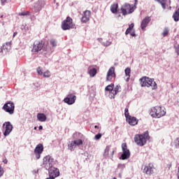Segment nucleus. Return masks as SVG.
I'll use <instances>...</instances> for the list:
<instances>
[{"label":"nucleus","instance_id":"16","mask_svg":"<svg viewBox=\"0 0 179 179\" xmlns=\"http://www.w3.org/2000/svg\"><path fill=\"white\" fill-rule=\"evenodd\" d=\"M143 173L148 176H152V174L155 173V166H153V164H149L145 166L143 169Z\"/></svg>","mask_w":179,"mask_h":179},{"label":"nucleus","instance_id":"13","mask_svg":"<svg viewBox=\"0 0 179 179\" xmlns=\"http://www.w3.org/2000/svg\"><path fill=\"white\" fill-rule=\"evenodd\" d=\"M45 0H38L34 4V13H38L45 6Z\"/></svg>","mask_w":179,"mask_h":179},{"label":"nucleus","instance_id":"46","mask_svg":"<svg viewBox=\"0 0 179 179\" xmlns=\"http://www.w3.org/2000/svg\"><path fill=\"white\" fill-rule=\"evenodd\" d=\"M130 36H131V37H135L136 36L135 34V31L131 32V31H130Z\"/></svg>","mask_w":179,"mask_h":179},{"label":"nucleus","instance_id":"48","mask_svg":"<svg viewBox=\"0 0 179 179\" xmlns=\"http://www.w3.org/2000/svg\"><path fill=\"white\" fill-rule=\"evenodd\" d=\"M1 52V54H5L4 51H3V48H0V53Z\"/></svg>","mask_w":179,"mask_h":179},{"label":"nucleus","instance_id":"19","mask_svg":"<svg viewBox=\"0 0 179 179\" xmlns=\"http://www.w3.org/2000/svg\"><path fill=\"white\" fill-rule=\"evenodd\" d=\"M121 92V85H117L115 87L110 94H109V99H115V95L118 94Z\"/></svg>","mask_w":179,"mask_h":179},{"label":"nucleus","instance_id":"17","mask_svg":"<svg viewBox=\"0 0 179 179\" xmlns=\"http://www.w3.org/2000/svg\"><path fill=\"white\" fill-rule=\"evenodd\" d=\"M113 78H115V69L114 67H110L107 73L106 80L108 82H111Z\"/></svg>","mask_w":179,"mask_h":179},{"label":"nucleus","instance_id":"49","mask_svg":"<svg viewBox=\"0 0 179 179\" xmlns=\"http://www.w3.org/2000/svg\"><path fill=\"white\" fill-rule=\"evenodd\" d=\"M98 41H99V43H101V44H103V42H102L103 41V38H98Z\"/></svg>","mask_w":179,"mask_h":179},{"label":"nucleus","instance_id":"42","mask_svg":"<svg viewBox=\"0 0 179 179\" xmlns=\"http://www.w3.org/2000/svg\"><path fill=\"white\" fill-rule=\"evenodd\" d=\"M100 138H101V134H98L95 135L94 138H95L96 141H99V139H100Z\"/></svg>","mask_w":179,"mask_h":179},{"label":"nucleus","instance_id":"47","mask_svg":"<svg viewBox=\"0 0 179 179\" xmlns=\"http://www.w3.org/2000/svg\"><path fill=\"white\" fill-rule=\"evenodd\" d=\"M31 20H36V15H31Z\"/></svg>","mask_w":179,"mask_h":179},{"label":"nucleus","instance_id":"22","mask_svg":"<svg viewBox=\"0 0 179 179\" xmlns=\"http://www.w3.org/2000/svg\"><path fill=\"white\" fill-rule=\"evenodd\" d=\"M162 5L163 9H166V6L171 5V0H155Z\"/></svg>","mask_w":179,"mask_h":179},{"label":"nucleus","instance_id":"51","mask_svg":"<svg viewBox=\"0 0 179 179\" xmlns=\"http://www.w3.org/2000/svg\"><path fill=\"white\" fill-rule=\"evenodd\" d=\"M167 167H168V169H171V164H169L167 165Z\"/></svg>","mask_w":179,"mask_h":179},{"label":"nucleus","instance_id":"6","mask_svg":"<svg viewBox=\"0 0 179 179\" xmlns=\"http://www.w3.org/2000/svg\"><path fill=\"white\" fill-rule=\"evenodd\" d=\"M54 164H55V160L52 157L47 155L43 158V167L45 169V170L52 168Z\"/></svg>","mask_w":179,"mask_h":179},{"label":"nucleus","instance_id":"11","mask_svg":"<svg viewBox=\"0 0 179 179\" xmlns=\"http://www.w3.org/2000/svg\"><path fill=\"white\" fill-rule=\"evenodd\" d=\"M3 128L4 129V131L3 133V135L4 136H9L10 132L13 131V125H12V123H10V122H4L3 124Z\"/></svg>","mask_w":179,"mask_h":179},{"label":"nucleus","instance_id":"20","mask_svg":"<svg viewBox=\"0 0 179 179\" xmlns=\"http://www.w3.org/2000/svg\"><path fill=\"white\" fill-rule=\"evenodd\" d=\"M150 20H152V19L149 16H147L143 19L141 23V30H145V29L148 27V25L149 23H150Z\"/></svg>","mask_w":179,"mask_h":179},{"label":"nucleus","instance_id":"26","mask_svg":"<svg viewBox=\"0 0 179 179\" xmlns=\"http://www.w3.org/2000/svg\"><path fill=\"white\" fill-rule=\"evenodd\" d=\"M118 10V3H113L110 6V11L112 13H117Z\"/></svg>","mask_w":179,"mask_h":179},{"label":"nucleus","instance_id":"32","mask_svg":"<svg viewBox=\"0 0 179 179\" xmlns=\"http://www.w3.org/2000/svg\"><path fill=\"white\" fill-rule=\"evenodd\" d=\"M43 78H48L51 76V72L47 70L46 71L43 72Z\"/></svg>","mask_w":179,"mask_h":179},{"label":"nucleus","instance_id":"55","mask_svg":"<svg viewBox=\"0 0 179 179\" xmlns=\"http://www.w3.org/2000/svg\"><path fill=\"white\" fill-rule=\"evenodd\" d=\"M3 164H8V161H7V160L3 161Z\"/></svg>","mask_w":179,"mask_h":179},{"label":"nucleus","instance_id":"50","mask_svg":"<svg viewBox=\"0 0 179 179\" xmlns=\"http://www.w3.org/2000/svg\"><path fill=\"white\" fill-rule=\"evenodd\" d=\"M17 35V32H14L13 33V37H15V36H16Z\"/></svg>","mask_w":179,"mask_h":179},{"label":"nucleus","instance_id":"39","mask_svg":"<svg viewBox=\"0 0 179 179\" xmlns=\"http://www.w3.org/2000/svg\"><path fill=\"white\" fill-rule=\"evenodd\" d=\"M167 34H169V28L166 27L164 28V31L162 32V36H164V37H166Z\"/></svg>","mask_w":179,"mask_h":179},{"label":"nucleus","instance_id":"2","mask_svg":"<svg viewBox=\"0 0 179 179\" xmlns=\"http://www.w3.org/2000/svg\"><path fill=\"white\" fill-rule=\"evenodd\" d=\"M140 82L142 87H152V90H156V89H157V84L153 78L143 77L142 78H140Z\"/></svg>","mask_w":179,"mask_h":179},{"label":"nucleus","instance_id":"35","mask_svg":"<svg viewBox=\"0 0 179 179\" xmlns=\"http://www.w3.org/2000/svg\"><path fill=\"white\" fill-rule=\"evenodd\" d=\"M173 145L176 149H179V138L174 140Z\"/></svg>","mask_w":179,"mask_h":179},{"label":"nucleus","instance_id":"29","mask_svg":"<svg viewBox=\"0 0 179 179\" xmlns=\"http://www.w3.org/2000/svg\"><path fill=\"white\" fill-rule=\"evenodd\" d=\"M173 18L175 22H178L179 20V7L177 10L173 13Z\"/></svg>","mask_w":179,"mask_h":179},{"label":"nucleus","instance_id":"56","mask_svg":"<svg viewBox=\"0 0 179 179\" xmlns=\"http://www.w3.org/2000/svg\"><path fill=\"white\" fill-rule=\"evenodd\" d=\"M121 166H122V164H119V165H118V167H121Z\"/></svg>","mask_w":179,"mask_h":179},{"label":"nucleus","instance_id":"4","mask_svg":"<svg viewBox=\"0 0 179 179\" xmlns=\"http://www.w3.org/2000/svg\"><path fill=\"white\" fill-rule=\"evenodd\" d=\"M136 5H138V0H134V6H131V4L127 3L122 6L121 10L123 16L133 13L136 9Z\"/></svg>","mask_w":179,"mask_h":179},{"label":"nucleus","instance_id":"52","mask_svg":"<svg viewBox=\"0 0 179 179\" xmlns=\"http://www.w3.org/2000/svg\"><path fill=\"white\" fill-rule=\"evenodd\" d=\"M94 128H95V129H99V126L95 125V126H94Z\"/></svg>","mask_w":179,"mask_h":179},{"label":"nucleus","instance_id":"58","mask_svg":"<svg viewBox=\"0 0 179 179\" xmlns=\"http://www.w3.org/2000/svg\"><path fill=\"white\" fill-rule=\"evenodd\" d=\"M34 129H37V127H34Z\"/></svg>","mask_w":179,"mask_h":179},{"label":"nucleus","instance_id":"34","mask_svg":"<svg viewBox=\"0 0 179 179\" xmlns=\"http://www.w3.org/2000/svg\"><path fill=\"white\" fill-rule=\"evenodd\" d=\"M30 15V11H23L22 13H19V16H29Z\"/></svg>","mask_w":179,"mask_h":179},{"label":"nucleus","instance_id":"44","mask_svg":"<svg viewBox=\"0 0 179 179\" xmlns=\"http://www.w3.org/2000/svg\"><path fill=\"white\" fill-rule=\"evenodd\" d=\"M8 1H9V0H1V5H5V3H6V2H8Z\"/></svg>","mask_w":179,"mask_h":179},{"label":"nucleus","instance_id":"3","mask_svg":"<svg viewBox=\"0 0 179 179\" xmlns=\"http://www.w3.org/2000/svg\"><path fill=\"white\" fill-rule=\"evenodd\" d=\"M150 115H151L152 118H162V117L166 115V110L164 108H162V106L152 107L150 109Z\"/></svg>","mask_w":179,"mask_h":179},{"label":"nucleus","instance_id":"54","mask_svg":"<svg viewBox=\"0 0 179 179\" xmlns=\"http://www.w3.org/2000/svg\"><path fill=\"white\" fill-rule=\"evenodd\" d=\"M126 82H129V76L127 78Z\"/></svg>","mask_w":179,"mask_h":179},{"label":"nucleus","instance_id":"53","mask_svg":"<svg viewBox=\"0 0 179 179\" xmlns=\"http://www.w3.org/2000/svg\"><path fill=\"white\" fill-rule=\"evenodd\" d=\"M38 129H39V130L43 129V126H39V127H38Z\"/></svg>","mask_w":179,"mask_h":179},{"label":"nucleus","instance_id":"31","mask_svg":"<svg viewBox=\"0 0 179 179\" xmlns=\"http://www.w3.org/2000/svg\"><path fill=\"white\" fill-rule=\"evenodd\" d=\"M3 50L4 51V54H6L7 52H9L10 51L11 46H6L5 45H2Z\"/></svg>","mask_w":179,"mask_h":179},{"label":"nucleus","instance_id":"40","mask_svg":"<svg viewBox=\"0 0 179 179\" xmlns=\"http://www.w3.org/2000/svg\"><path fill=\"white\" fill-rule=\"evenodd\" d=\"M124 116L126 117V118H128L129 115V113L128 112V108H126L124 109Z\"/></svg>","mask_w":179,"mask_h":179},{"label":"nucleus","instance_id":"41","mask_svg":"<svg viewBox=\"0 0 179 179\" xmlns=\"http://www.w3.org/2000/svg\"><path fill=\"white\" fill-rule=\"evenodd\" d=\"M4 173H5V171L3 170V168L1 166H0V177H2Z\"/></svg>","mask_w":179,"mask_h":179},{"label":"nucleus","instance_id":"37","mask_svg":"<svg viewBox=\"0 0 179 179\" xmlns=\"http://www.w3.org/2000/svg\"><path fill=\"white\" fill-rule=\"evenodd\" d=\"M50 45H52V47H56L57 46V40L51 39L50 41Z\"/></svg>","mask_w":179,"mask_h":179},{"label":"nucleus","instance_id":"5","mask_svg":"<svg viewBox=\"0 0 179 179\" xmlns=\"http://www.w3.org/2000/svg\"><path fill=\"white\" fill-rule=\"evenodd\" d=\"M76 93L75 92H69L66 96L63 99L64 103L68 104V106H72L75 104L76 101Z\"/></svg>","mask_w":179,"mask_h":179},{"label":"nucleus","instance_id":"12","mask_svg":"<svg viewBox=\"0 0 179 179\" xmlns=\"http://www.w3.org/2000/svg\"><path fill=\"white\" fill-rule=\"evenodd\" d=\"M43 48H44V43H43V41H35L33 44L31 52H40Z\"/></svg>","mask_w":179,"mask_h":179},{"label":"nucleus","instance_id":"33","mask_svg":"<svg viewBox=\"0 0 179 179\" xmlns=\"http://www.w3.org/2000/svg\"><path fill=\"white\" fill-rule=\"evenodd\" d=\"M124 73L126 76H129V78H131V69L129 67L125 69Z\"/></svg>","mask_w":179,"mask_h":179},{"label":"nucleus","instance_id":"45","mask_svg":"<svg viewBox=\"0 0 179 179\" xmlns=\"http://www.w3.org/2000/svg\"><path fill=\"white\" fill-rule=\"evenodd\" d=\"M4 45H6V47H10V45H12V43L11 42H7Z\"/></svg>","mask_w":179,"mask_h":179},{"label":"nucleus","instance_id":"27","mask_svg":"<svg viewBox=\"0 0 179 179\" xmlns=\"http://www.w3.org/2000/svg\"><path fill=\"white\" fill-rule=\"evenodd\" d=\"M88 73L91 78H94V76H96V73H97V69L96 68L90 69Z\"/></svg>","mask_w":179,"mask_h":179},{"label":"nucleus","instance_id":"7","mask_svg":"<svg viewBox=\"0 0 179 179\" xmlns=\"http://www.w3.org/2000/svg\"><path fill=\"white\" fill-rule=\"evenodd\" d=\"M73 138L74 139L73 141H74L76 145L80 146L81 145H83V142H85L86 136L80 132H76L73 134Z\"/></svg>","mask_w":179,"mask_h":179},{"label":"nucleus","instance_id":"30","mask_svg":"<svg viewBox=\"0 0 179 179\" xmlns=\"http://www.w3.org/2000/svg\"><path fill=\"white\" fill-rule=\"evenodd\" d=\"M134 26L135 24L134 23H131V24L129 25V27L125 31L126 36H127V34H131V31H132V29H134Z\"/></svg>","mask_w":179,"mask_h":179},{"label":"nucleus","instance_id":"38","mask_svg":"<svg viewBox=\"0 0 179 179\" xmlns=\"http://www.w3.org/2000/svg\"><path fill=\"white\" fill-rule=\"evenodd\" d=\"M102 45L104 47H109V45H111V42L110 41H106V42L102 43Z\"/></svg>","mask_w":179,"mask_h":179},{"label":"nucleus","instance_id":"18","mask_svg":"<svg viewBox=\"0 0 179 179\" xmlns=\"http://www.w3.org/2000/svg\"><path fill=\"white\" fill-rule=\"evenodd\" d=\"M92 15V12L90 10H85L83 13V17H81L82 23H87L89 20H90V15Z\"/></svg>","mask_w":179,"mask_h":179},{"label":"nucleus","instance_id":"28","mask_svg":"<svg viewBox=\"0 0 179 179\" xmlns=\"http://www.w3.org/2000/svg\"><path fill=\"white\" fill-rule=\"evenodd\" d=\"M113 89H114V84L112 83L106 86L105 88V90L106 92H109V94H111V93H113Z\"/></svg>","mask_w":179,"mask_h":179},{"label":"nucleus","instance_id":"21","mask_svg":"<svg viewBox=\"0 0 179 179\" xmlns=\"http://www.w3.org/2000/svg\"><path fill=\"white\" fill-rule=\"evenodd\" d=\"M110 148H111V146L110 145L106 146L103 152V156L104 157H109V159H113V156H114L115 150H113L110 153Z\"/></svg>","mask_w":179,"mask_h":179},{"label":"nucleus","instance_id":"25","mask_svg":"<svg viewBox=\"0 0 179 179\" xmlns=\"http://www.w3.org/2000/svg\"><path fill=\"white\" fill-rule=\"evenodd\" d=\"M69 150H71V152H73L75 149H76V144L75 143V141L69 142L68 144Z\"/></svg>","mask_w":179,"mask_h":179},{"label":"nucleus","instance_id":"59","mask_svg":"<svg viewBox=\"0 0 179 179\" xmlns=\"http://www.w3.org/2000/svg\"><path fill=\"white\" fill-rule=\"evenodd\" d=\"M121 16V15H119L118 17Z\"/></svg>","mask_w":179,"mask_h":179},{"label":"nucleus","instance_id":"36","mask_svg":"<svg viewBox=\"0 0 179 179\" xmlns=\"http://www.w3.org/2000/svg\"><path fill=\"white\" fill-rule=\"evenodd\" d=\"M36 72L39 76H41L42 75H43V69L41 66L36 69Z\"/></svg>","mask_w":179,"mask_h":179},{"label":"nucleus","instance_id":"14","mask_svg":"<svg viewBox=\"0 0 179 179\" xmlns=\"http://www.w3.org/2000/svg\"><path fill=\"white\" fill-rule=\"evenodd\" d=\"M43 150H44V146L41 143L38 144L35 148L34 155L37 160H38V159L41 157V153H43Z\"/></svg>","mask_w":179,"mask_h":179},{"label":"nucleus","instance_id":"15","mask_svg":"<svg viewBox=\"0 0 179 179\" xmlns=\"http://www.w3.org/2000/svg\"><path fill=\"white\" fill-rule=\"evenodd\" d=\"M49 172V177L50 178H57V177H59V169L52 166L50 169H48Z\"/></svg>","mask_w":179,"mask_h":179},{"label":"nucleus","instance_id":"10","mask_svg":"<svg viewBox=\"0 0 179 179\" xmlns=\"http://www.w3.org/2000/svg\"><path fill=\"white\" fill-rule=\"evenodd\" d=\"M2 109L12 115L15 113V103L12 101H8L3 105Z\"/></svg>","mask_w":179,"mask_h":179},{"label":"nucleus","instance_id":"8","mask_svg":"<svg viewBox=\"0 0 179 179\" xmlns=\"http://www.w3.org/2000/svg\"><path fill=\"white\" fill-rule=\"evenodd\" d=\"M62 30H71V29H73V21L71 17H67L62 22Z\"/></svg>","mask_w":179,"mask_h":179},{"label":"nucleus","instance_id":"57","mask_svg":"<svg viewBox=\"0 0 179 179\" xmlns=\"http://www.w3.org/2000/svg\"><path fill=\"white\" fill-rule=\"evenodd\" d=\"M119 177H120V178H121V173H120V174H119Z\"/></svg>","mask_w":179,"mask_h":179},{"label":"nucleus","instance_id":"43","mask_svg":"<svg viewBox=\"0 0 179 179\" xmlns=\"http://www.w3.org/2000/svg\"><path fill=\"white\" fill-rule=\"evenodd\" d=\"M175 52H176L177 55H179V45L175 47Z\"/></svg>","mask_w":179,"mask_h":179},{"label":"nucleus","instance_id":"1","mask_svg":"<svg viewBox=\"0 0 179 179\" xmlns=\"http://www.w3.org/2000/svg\"><path fill=\"white\" fill-rule=\"evenodd\" d=\"M150 139L149 132L145 131L142 134H136L134 136V142L138 146H145L146 142Z\"/></svg>","mask_w":179,"mask_h":179},{"label":"nucleus","instance_id":"23","mask_svg":"<svg viewBox=\"0 0 179 179\" xmlns=\"http://www.w3.org/2000/svg\"><path fill=\"white\" fill-rule=\"evenodd\" d=\"M127 118V122L129 124V125H132L133 127H135L138 124V119L135 117L129 116Z\"/></svg>","mask_w":179,"mask_h":179},{"label":"nucleus","instance_id":"9","mask_svg":"<svg viewBox=\"0 0 179 179\" xmlns=\"http://www.w3.org/2000/svg\"><path fill=\"white\" fill-rule=\"evenodd\" d=\"M122 154L121 155L120 159H121L122 160H127V159H129V157H131V152L127 147V143H122Z\"/></svg>","mask_w":179,"mask_h":179},{"label":"nucleus","instance_id":"24","mask_svg":"<svg viewBox=\"0 0 179 179\" xmlns=\"http://www.w3.org/2000/svg\"><path fill=\"white\" fill-rule=\"evenodd\" d=\"M36 117L40 122H45L47 121V116L44 113H38Z\"/></svg>","mask_w":179,"mask_h":179}]
</instances>
